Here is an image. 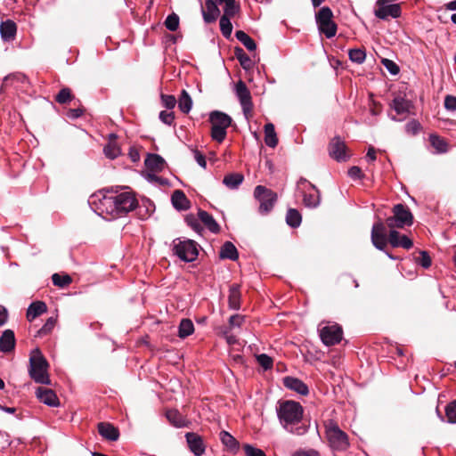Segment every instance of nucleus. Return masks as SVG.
<instances>
[{
  "label": "nucleus",
  "instance_id": "8fccbe9b",
  "mask_svg": "<svg viewBox=\"0 0 456 456\" xmlns=\"http://www.w3.org/2000/svg\"><path fill=\"white\" fill-rule=\"evenodd\" d=\"M226 134H227L226 129L212 126L211 137L214 141L222 142L225 139Z\"/></svg>",
  "mask_w": 456,
  "mask_h": 456
},
{
  "label": "nucleus",
  "instance_id": "09e8293b",
  "mask_svg": "<svg viewBox=\"0 0 456 456\" xmlns=\"http://www.w3.org/2000/svg\"><path fill=\"white\" fill-rule=\"evenodd\" d=\"M166 28L170 31H175L179 27V17L175 13L169 14L165 20Z\"/></svg>",
  "mask_w": 456,
  "mask_h": 456
},
{
  "label": "nucleus",
  "instance_id": "603ef678",
  "mask_svg": "<svg viewBox=\"0 0 456 456\" xmlns=\"http://www.w3.org/2000/svg\"><path fill=\"white\" fill-rule=\"evenodd\" d=\"M421 129V126L419 122H418L415 119H412L409 121L405 126V131L409 134L415 135L417 134Z\"/></svg>",
  "mask_w": 456,
  "mask_h": 456
},
{
  "label": "nucleus",
  "instance_id": "1a4fd4ad",
  "mask_svg": "<svg viewBox=\"0 0 456 456\" xmlns=\"http://www.w3.org/2000/svg\"><path fill=\"white\" fill-rule=\"evenodd\" d=\"M402 10L399 4H390L385 0H377L374 6V15L383 20L388 18H399L401 16Z\"/></svg>",
  "mask_w": 456,
  "mask_h": 456
},
{
  "label": "nucleus",
  "instance_id": "37998d69",
  "mask_svg": "<svg viewBox=\"0 0 456 456\" xmlns=\"http://www.w3.org/2000/svg\"><path fill=\"white\" fill-rule=\"evenodd\" d=\"M220 30L225 38H229L232 32L231 17L222 16L219 20Z\"/></svg>",
  "mask_w": 456,
  "mask_h": 456
},
{
  "label": "nucleus",
  "instance_id": "39448f33",
  "mask_svg": "<svg viewBox=\"0 0 456 456\" xmlns=\"http://www.w3.org/2000/svg\"><path fill=\"white\" fill-rule=\"evenodd\" d=\"M172 250L182 261L188 263L196 260L199 255L197 243L184 238L175 239L172 243Z\"/></svg>",
  "mask_w": 456,
  "mask_h": 456
},
{
  "label": "nucleus",
  "instance_id": "72a5a7b5",
  "mask_svg": "<svg viewBox=\"0 0 456 456\" xmlns=\"http://www.w3.org/2000/svg\"><path fill=\"white\" fill-rule=\"evenodd\" d=\"M265 142L270 148H275L278 144L277 134L272 123L265 125Z\"/></svg>",
  "mask_w": 456,
  "mask_h": 456
},
{
  "label": "nucleus",
  "instance_id": "423d86ee",
  "mask_svg": "<svg viewBox=\"0 0 456 456\" xmlns=\"http://www.w3.org/2000/svg\"><path fill=\"white\" fill-rule=\"evenodd\" d=\"M315 20L320 33L324 34L327 38L336 36L338 27L333 20V12L330 7H322L315 14Z\"/></svg>",
  "mask_w": 456,
  "mask_h": 456
},
{
  "label": "nucleus",
  "instance_id": "ddd939ff",
  "mask_svg": "<svg viewBox=\"0 0 456 456\" xmlns=\"http://www.w3.org/2000/svg\"><path fill=\"white\" fill-rule=\"evenodd\" d=\"M386 226H387V224H385L380 220L372 225L371 242L379 250H384L387 243L388 236Z\"/></svg>",
  "mask_w": 456,
  "mask_h": 456
},
{
  "label": "nucleus",
  "instance_id": "f704fd0d",
  "mask_svg": "<svg viewBox=\"0 0 456 456\" xmlns=\"http://www.w3.org/2000/svg\"><path fill=\"white\" fill-rule=\"evenodd\" d=\"M244 176L240 173L228 174L224 177L223 183L229 189H237L243 182Z\"/></svg>",
  "mask_w": 456,
  "mask_h": 456
},
{
  "label": "nucleus",
  "instance_id": "9d476101",
  "mask_svg": "<svg viewBox=\"0 0 456 456\" xmlns=\"http://www.w3.org/2000/svg\"><path fill=\"white\" fill-rule=\"evenodd\" d=\"M115 203L118 210V217L125 216L128 212L134 210L138 205L132 191H122L114 195Z\"/></svg>",
  "mask_w": 456,
  "mask_h": 456
},
{
  "label": "nucleus",
  "instance_id": "4d7b16f0",
  "mask_svg": "<svg viewBox=\"0 0 456 456\" xmlns=\"http://www.w3.org/2000/svg\"><path fill=\"white\" fill-rule=\"evenodd\" d=\"M162 104L168 110L175 108L177 101L175 96L169 94H161Z\"/></svg>",
  "mask_w": 456,
  "mask_h": 456
},
{
  "label": "nucleus",
  "instance_id": "13d9d810",
  "mask_svg": "<svg viewBox=\"0 0 456 456\" xmlns=\"http://www.w3.org/2000/svg\"><path fill=\"white\" fill-rule=\"evenodd\" d=\"M412 245H413L412 240L410 238H408L406 235H402L400 237L399 243L395 242V240H394V243H393L394 248L401 247L405 249H410L412 247Z\"/></svg>",
  "mask_w": 456,
  "mask_h": 456
},
{
  "label": "nucleus",
  "instance_id": "79ce46f5",
  "mask_svg": "<svg viewBox=\"0 0 456 456\" xmlns=\"http://www.w3.org/2000/svg\"><path fill=\"white\" fill-rule=\"evenodd\" d=\"M235 55L237 57V59L239 60L240 65L243 67V69H249L252 67V65H253L252 60L244 52V50L242 48L237 47L235 50Z\"/></svg>",
  "mask_w": 456,
  "mask_h": 456
},
{
  "label": "nucleus",
  "instance_id": "a878e982",
  "mask_svg": "<svg viewBox=\"0 0 456 456\" xmlns=\"http://www.w3.org/2000/svg\"><path fill=\"white\" fill-rule=\"evenodd\" d=\"M47 311V306L45 302L36 301L29 305L27 310V319L32 322L44 313Z\"/></svg>",
  "mask_w": 456,
  "mask_h": 456
},
{
  "label": "nucleus",
  "instance_id": "6e6d98bb",
  "mask_svg": "<svg viewBox=\"0 0 456 456\" xmlns=\"http://www.w3.org/2000/svg\"><path fill=\"white\" fill-rule=\"evenodd\" d=\"M243 449L245 456H265L264 451L257 449L250 444H244Z\"/></svg>",
  "mask_w": 456,
  "mask_h": 456
},
{
  "label": "nucleus",
  "instance_id": "f8f14e48",
  "mask_svg": "<svg viewBox=\"0 0 456 456\" xmlns=\"http://www.w3.org/2000/svg\"><path fill=\"white\" fill-rule=\"evenodd\" d=\"M342 336V328L338 324L326 325L320 330L321 339L328 346L338 344Z\"/></svg>",
  "mask_w": 456,
  "mask_h": 456
},
{
  "label": "nucleus",
  "instance_id": "dca6fc26",
  "mask_svg": "<svg viewBox=\"0 0 456 456\" xmlns=\"http://www.w3.org/2000/svg\"><path fill=\"white\" fill-rule=\"evenodd\" d=\"M215 0H206L205 6L201 8L203 20L206 23L214 22L220 14V10Z\"/></svg>",
  "mask_w": 456,
  "mask_h": 456
},
{
  "label": "nucleus",
  "instance_id": "e433bc0d",
  "mask_svg": "<svg viewBox=\"0 0 456 456\" xmlns=\"http://www.w3.org/2000/svg\"><path fill=\"white\" fill-rule=\"evenodd\" d=\"M192 107V100L187 91L183 90L178 100V108L183 113H189Z\"/></svg>",
  "mask_w": 456,
  "mask_h": 456
},
{
  "label": "nucleus",
  "instance_id": "5701e85b",
  "mask_svg": "<svg viewBox=\"0 0 456 456\" xmlns=\"http://www.w3.org/2000/svg\"><path fill=\"white\" fill-rule=\"evenodd\" d=\"M98 432L105 439L116 441L118 438V430L111 424L101 422L98 424Z\"/></svg>",
  "mask_w": 456,
  "mask_h": 456
},
{
  "label": "nucleus",
  "instance_id": "c9c22d12",
  "mask_svg": "<svg viewBox=\"0 0 456 456\" xmlns=\"http://www.w3.org/2000/svg\"><path fill=\"white\" fill-rule=\"evenodd\" d=\"M310 186L314 191L304 194V204L308 208H316L320 204L319 191L314 185L310 184Z\"/></svg>",
  "mask_w": 456,
  "mask_h": 456
},
{
  "label": "nucleus",
  "instance_id": "de8ad7c7",
  "mask_svg": "<svg viewBox=\"0 0 456 456\" xmlns=\"http://www.w3.org/2000/svg\"><path fill=\"white\" fill-rule=\"evenodd\" d=\"M72 98H73V95L71 94L70 89L65 87V88H62L58 93V94L55 97V100L57 102H59L61 104H64V103L70 102L72 100Z\"/></svg>",
  "mask_w": 456,
  "mask_h": 456
},
{
  "label": "nucleus",
  "instance_id": "cd10ccee",
  "mask_svg": "<svg viewBox=\"0 0 456 456\" xmlns=\"http://www.w3.org/2000/svg\"><path fill=\"white\" fill-rule=\"evenodd\" d=\"M199 219L206 225V227L214 233H217L220 231V226L214 219V217L207 211L200 210L198 213Z\"/></svg>",
  "mask_w": 456,
  "mask_h": 456
},
{
  "label": "nucleus",
  "instance_id": "e2e57ef3",
  "mask_svg": "<svg viewBox=\"0 0 456 456\" xmlns=\"http://www.w3.org/2000/svg\"><path fill=\"white\" fill-rule=\"evenodd\" d=\"M382 63L392 75H396L399 72V67L393 61L385 59Z\"/></svg>",
  "mask_w": 456,
  "mask_h": 456
},
{
  "label": "nucleus",
  "instance_id": "a19ab883",
  "mask_svg": "<svg viewBox=\"0 0 456 456\" xmlns=\"http://www.w3.org/2000/svg\"><path fill=\"white\" fill-rule=\"evenodd\" d=\"M236 38L248 50L255 51L256 45L255 41L244 31L238 30L235 33Z\"/></svg>",
  "mask_w": 456,
  "mask_h": 456
},
{
  "label": "nucleus",
  "instance_id": "ea45409f",
  "mask_svg": "<svg viewBox=\"0 0 456 456\" xmlns=\"http://www.w3.org/2000/svg\"><path fill=\"white\" fill-rule=\"evenodd\" d=\"M194 331V325L190 319H183L179 324L178 336L184 338Z\"/></svg>",
  "mask_w": 456,
  "mask_h": 456
},
{
  "label": "nucleus",
  "instance_id": "f3484780",
  "mask_svg": "<svg viewBox=\"0 0 456 456\" xmlns=\"http://www.w3.org/2000/svg\"><path fill=\"white\" fill-rule=\"evenodd\" d=\"M283 385L288 389L297 392L301 395H306L309 392L308 387L299 379L294 377H285Z\"/></svg>",
  "mask_w": 456,
  "mask_h": 456
},
{
  "label": "nucleus",
  "instance_id": "58836bf2",
  "mask_svg": "<svg viewBox=\"0 0 456 456\" xmlns=\"http://www.w3.org/2000/svg\"><path fill=\"white\" fill-rule=\"evenodd\" d=\"M286 222L292 228H297L302 222L301 214L295 208H289L286 215Z\"/></svg>",
  "mask_w": 456,
  "mask_h": 456
},
{
  "label": "nucleus",
  "instance_id": "7ed1b4c3",
  "mask_svg": "<svg viewBox=\"0 0 456 456\" xmlns=\"http://www.w3.org/2000/svg\"><path fill=\"white\" fill-rule=\"evenodd\" d=\"M114 194L96 193L90 197L89 204L98 215L107 218H118V210L115 203Z\"/></svg>",
  "mask_w": 456,
  "mask_h": 456
},
{
  "label": "nucleus",
  "instance_id": "6ab92c4d",
  "mask_svg": "<svg viewBox=\"0 0 456 456\" xmlns=\"http://www.w3.org/2000/svg\"><path fill=\"white\" fill-rule=\"evenodd\" d=\"M209 121L213 126L226 129L231 126L232 118L227 114L215 110L209 115Z\"/></svg>",
  "mask_w": 456,
  "mask_h": 456
},
{
  "label": "nucleus",
  "instance_id": "4468645a",
  "mask_svg": "<svg viewBox=\"0 0 456 456\" xmlns=\"http://www.w3.org/2000/svg\"><path fill=\"white\" fill-rule=\"evenodd\" d=\"M346 151L347 148L345 142L339 137H334L329 144V154L338 162H344L348 159L349 156Z\"/></svg>",
  "mask_w": 456,
  "mask_h": 456
},
{
  "label": "nucleus",
  "instance_id": "bb28decb",
  "mask_svg": "<svg viewBox=\"0 0 456 456\" xmlns=\"http://www.w3.org/2000/svg\"><path fill=\"white\" fill-rule=\"evenodd\" d=\"M117 135L110 134V142L104 146L103 152L105 156L110 159L118 158L121 154V151L118 143L115 142Z\"/></svg>",
  "mask_w": 456,
  "mask_h": 456
},
{
  "label": "nucleus",
  "instance_id": "5fc2aeb1",
  "mask_svg": "<svg viewBox=\"0 0 456 456\" xmlns=\"http://www.w3.org/2000/svg\"><path fill=\"white\" fill-rule=\"evenodd\" d=\"M258 363L265 369L268 370L273 367V359L265 354H261L256 357Z\"/></svg>",
  "mask_w": 456,
  "mask_h": 456
},
{
  "label": "nucleus",
  "instance_id": "4be33fe9",
  "mask_svg": "<svg viewBox=\"0 0 456 456\" xmlns=\"http://www.w3.org/2000/svg\"><path fill=\"white\" fill-rule=\"evenodd\" d=\"M17 31L15 22L11 20L1 22L0 34L4 41L9 42L14 39Z\"/></svg>",
  "mask_w": 456,
  "mask_h": 456
},
{
  "label": "nucleus",
  "instance_id": "7c9ffc66",
  "mask_svg": "<svg viewBox=\"0 0 456 456\" xmlns=\"http://www.w3.org/2000/svg\"><path fill=\"white\" fill-rule=\"evenodd\" d=\"M219 256L222 259L236 260L239 257L236 247L230 241L224 242L222 246Z\"/></svg>",
  "mask_w": 456,
  "mask_h": 456
},
{
  "label": "nucleus",
  "instance_id": "412c9836",
  "mask_svg": "<svg viewBox=\"0 0 456 456\" xmlns=\"http://www.w3.org/2000/svg\"><path fill=\"white\" fill-rule=\"evenodd\" d=\"M15 336L12 330H5L0 337V351L3 353H10L15 346Z\"/></svg>",
  "mask_w": 456,
  "mask_h": 456
},
{
  "label": "nucleus",
  "instance_id": "f257e3e1",
  "mask_svg": "<svg viewBox=\"0 0 456 456\" xmlns=\"http://www.w3.org/2000/svg\"><path fill=\"white\" fill-rule=\"evenodd\" d=\"M277 417L281 427L288 432L302 436L307 427L303 423V406L295 401H279L276 406Z\"/></svg>",
  "mask_w": 456,
  "mask_h": 456
},
{
  "label": "nucleus",
  "instance_id": "2f4dec72",
  "mask_svg": "<svg viewBox=\"0 0 456 456\" xmlns=\"http://www.w3.org/2000/svg\"><path fill=\"white\" fill-rule=\"evenodd\" d=\"M166 417L176 428H183L187 425V419L177 410H167Z\"/></svg>",
  "mask_w": 456,
  "mask_h": 456
},
{
  "label": "nucleus",
  "instance_id": "bf43d9fd",
  "mask_svg": "<svg viewBox=\"0 0 456 456\" xmlns=\"http://www.w3.org/2000/svg\"><path fill=\"white\" fill-rule=\"evenodd\" d=\"M417 262L424 268H428L431 265V258L426 251H421Z\"/></svg>",
  "mask_w": 456,
  "mask_h": 456
},
{
  "label": "nucleus",
  "instance_id": "393cba45",
  "mask_svg": "<svg viewBox=\"0 0 456 456\" xmlns=\"http://www.w3.org/2000/svg\"><path fill=\"white\" fill-rule=\"evenodd\" d=\"M220 440L230 453L236 454L239 452V442L228 432L222 431Z\"/></svg>",
  "mask_w": 456,
  "mask_h": 456
},
{
  "label": "nucleus",
  "instance_id": "f03ea898",
  "mask_svg": "<svg viewBox=\"0 0 456 456\" xmlns=\"http://www.w3.org/2000/svg\"><path fill=\"white\" fill-rule=\"evenodd\" d=\"M49 364L38 349H36L29 359V376L39 384L50 385L51 380L48 375Z\"/></svg>",
  "mask_w": 456,
  "mask_h": 456
},
{
  "label": "nucleus",
  "instance_id": "3c124183",
  "mask_svg": "<svg viewBox=\"0 0 456 456\" xmlns=\"http://www.w3.org/2000/svg\"><path fill=\"white\" fill-rule=\"evenodd\" d=\"M445 415L449 423H456V400L446 406Z\"/></svg>",
  "mask_w": 456,
  "mask_h": 456
},
{
  "label": "nucleus",
  "instance_id": "a211bd4d",
  "mask_svg": "<svg viewBox=\"0 0 456 456\" xmlns=\"http://www.w3.org/2000/svg\"><path fill=\"white\" fill-rule=\"evenodd\" d=\"M186 440L191 452L195 456H200L205 452V446L202 438L195 433H187Z\"/></svg>",
  "mask_w": 456,
  "mask_h": 456
},
{
  "label": "nucleus",
  "instance_id": "2eb2a0df",
  "mask_svg": "<svg viewBox=\"0 0 456 456\" xmlns=\"http://www.w3.org/2000/svg\"><path fill=\"white\" fill-rule=\"evenodd\" d=\"M36 395L41 403L50 407H57L60 405L59 398L52 389L42 387H38L36 391Z\"/></svg>",
  "mask_w": 456,
  "mask_h": 456
},
{
  "label": "nucleus",
  "instance_id": "20e7f679",
  "mask_svg": "<svg viewBox=\"0 0 456 456\" xmlns=\"http://www.w3.org/2000/svg\"><path fill=\"white\" fill-rule=\"evenodd\" d=\"M324 426L330 446L335 451H345L349 445L347 435L331 419L325 421Z\"/></svg>",
  "mask_w": 456,
  "mask_h": 456
},
{
  "label": "nucleus",
  "instance_id": "c756f323",
  "mask_svg": "<svg viewBox=\"0 0 456 456\" xmlns=\"http://www.w3.org/2000/svg\"><path fill=\"white\" fill-rule=\"evenodd\" d=\"M228 303L231 309L238 310L240 307V286L233 284L230 287Z\"/></svg>",
  "mask_w": 456,
  "mask_h": 456
},
{
  "label": "nucleus",
  "instance_id": "0e129e2a",
  "mask_svg": "<svg viewBox=\"0 0 456 456\" xmlns=\"http://www.w3.org/2000/svg\"><path fill=\"white\" fill-rule=\"evenodd\" d=\"M245 321V317L240 314H234L230 317L229 323L232 328L240 327Z\"/></svg>",
  "mask_w": 456,
  "mask_h": 456
},
{
  "label": "nucleus",
  "instance_id": "6e6552de",
  "mask_svg": "<svg viewBox=\"0 0 456 456\" xmlns=\"http://www.w3.org/2000/svg\"><path fill=\"white\" fill-rule=\"evenodd\" d=\"M254 196L259 202V212L261 214L269 213L277 200V194L263 185H257L255 188Z\"/></svg>",
  "mask_w": 456,
  "mask_h": 456
},
{
  "label": "nucleus",
  "instance_id": "aec40b11",
  "mask_svg": "<svg viewBox=\"0 0 456 456\" xmlns=\"http://www.w3.org/2000/svg\"><path fill=\"white\" fill-rule=\"evenodd\" d=\"M390 107L395 110L397 115L405 118L410 112L411 102L402 96H397L394 98Z\"/></svg>",
  "mask_w": 456,
  "mask_h": 456
},
{
  "label": "nucleus",
  "instance_id": "0eeeda50",
  "mask_svg": "<svg viewBox=\"0 0 456 456\" xmlns=\"http://www.w3.org/2000/svg\"><path fill=\"white\" fill-rule=\"evenodd\" d=\"M413 216L409 208L403 204H396L393 208V216L387 218L386 224L389 229L403 228L412 224Z\"/></svg>",
  "mask_w": 456,
  "mask_h": 456
},
{
  "label": "nucleus",
  "instance_id": "338daca9",
  "mask_svg": "<svg viewBox=\"0 0 456 456\" xmlns=\"http://www.w3.org/2000/svg\"><path fill=\"white\" fill-rule=\"evenodd\" d=\"M192 152H193V156H194V159H195L196 162L201 167L205 168L206 166H207L205 156L200 151H199L198 150H193Z\"/></svg>",
  "mask_w": 456,
  "mask_h": 456
},
{
  "label": "nucleus",
  "instance_id": "052dcab7",
  "mask_svg": "<svg viewBox=\"0 0 456 456\" xmlns=\"http://www.w3.org/2000/svg\"><path fill=\"white\" fill-rule=\"evenodd\" d=\"M159 119L166 125H172L175 120V115L172 111L163 110L159 113Z\"/></svg>",
  "mask_w": 456,
  "mask_h": 456
},
{
  "label": "nucleus",
  "instance_id": "c85d7f7f",
  "mask_svg": "<svg viewBox=\"0 0 456 456\" xmlns=\"http://www.w3.org/2000/svg\"><path fill=\"white\" fill-rule=\"evenodd\" d=\"M145 166L151 171H161L165 167V160L157 154H150L145 159Z\"/></svg>",
  "mask_w": 456,
  "mask_h": 456
},
{
  "label": "nucleus",
  "instance_id": "680f3d73",
  "mask_svg": "<svg viewBox=\"0 0 456 456\" xmlns=\"http://www.w3.org/2000/svg\"><path fill=\"white\" fill-rule=\"evenodd\" d=\"M444 108L450 111L456 110V96L446 95L444 98Z\"/></svg>",
  "mask_w": 456,
  "mask_h": 456
},
{
  "label": "nucleus",
  "instance_id": "49530a36",
  "mask_svg": "<svg viewBox=\"0 0 456 456\" xmlns=\"http://www.w3.org/2000/svg\"><path fill=\"white\" fill-rule=\"evenodd\" d=\"M52 281H53V285L60 287V288H64V287L69 285L72 281L69 275H68V274L60 275L58 273L53 274Z\"/></svg>",
  "mask_w": 456,
  "mask_h": 456
},
{
  "label": "nucleus",
  "instance_id": "774afa93",
  "mask_svg": "<svg viewBox=\"0 0 456 456\" xmlns=\"http://www.w3.org/2000/svg\"><path fill=\"white\" fill-rule=\"evenodd\" d=\"M84 110L80 108H76V109H69L68 111H67V117L69 118H71V119H76L79 117L82 116Z\"/></svg>",
  "mask_w": 456,
  "mask_h": 456
},
{
  "label": "nucleus",
  "instance_id": "473e14b6",
  "mask_svg": "<svg viewBox=\"0 0 456 456\" xmlns=\"http://www.w3.org/2000/svg\"><path fill=\"white\" fill-rule=\"evenodd\" d=\"M27 82H28L27 77L20 72L12 73L10 75H7L4 78V85L5 86L18 87L20 84L24 85Z\"/></svg>",
  "mask_w": 456,
  "mask_h": 456
},
{
  "label": "nucleus",
  "instance_id": "9b49d317",
  "mask_svg": "<svg viewBox=\"0 0 456 456\" xmlns=\"http://www.w3.org/2000/svg\"><path fill=\"white\" fill-rule=\"evenodd\" d=\"M235 93L242 108L243 114L247 119L250 118L253 110L251 94L246 84L240 80L235 86Z\"/></svg>",
  "mask_w": 456,
  "mask_h": 456
},
{
  "label": "nucleus",
  "instance_id": "4c0bfd02",
  "mask_svg": "<svg viewBox=\"0 0 456 456\" xmlns=\"http://www.w3.org/2000/svg\"><path fill=\"white\" fill-rule=\"evenodd\" d=\"M429 141L436 153H445L448 151V143L442 137L436 134H431L429 136Z\"/></svg>",
  "mask_w": 456,
  "mask_h": 456
},
{
  "label": "nucleus",
  "instance_id": "69168bd1",
  "mask_svg": "<svg viewBox=\"0 0 456 456\" xmlns=\"http://www.w3.org/2000/svg\"><path fill=\"white\" fill-rule=\"evenodd\" d=\"M348 175L352 179H361L363 177V174L359 167L354 166L349 168L348 170Z\"/></svg>",
  "mask_w": 456,
  "mask_h": 456
},
{
  "label": "nucleus",
  "instance_id": "864d4df0",
  "mask_svg": "<svg viewBox=\"0 0 456 456\" xmlns=\"http://www.w3.org/2000/svg\"><path fill=\"white\" fill-rule=\"evenodd\" d=\"M56 323V320L53 317H50L47 319L45 323L43 325V327L39 330L38 333L41 336L47 335L52 331L54 325Z\"/></svg>",
  "mask_w": 456,
  "mask_h": 456
},
{
  "label": "nucleus",
  "instance_id": "a18cd8bd",
  "mask_svg": "<svg viewBox=\"0 0 456 456\" xmlns=\"http://www.w3.org/2000/svg\"><path fill=\"white\" fill-rule=\"evenodd\" d=\"M348 55H349L350 61H352L353 62H355L357 64H362L365 61V58H366L365 51L362 49H360V48H354V49L349 50Z\"/></svg>",
  "mask_w": 456,
  "mask_h": 456
},
{
  "label": "nucleus",
  "instance_id": "c03bdc74",
  "mask_svg": "<svg viewBox=\"0 0 456 456\" xmlns=\"http://www.w3.org/2000/svg\"><path fill=\"white\" fill-rule=\"evenodd\" d=\"M223 4H224L223 16L232 18L240 11V5L236 4L235 0H226Z\"/></svg>",
  "mask_w": 456,
  "mask_h": 456
},
{
  "label": "nucleus",
  "instance_id": "b1692460",
  "mask_svg": "<svg viewBox=\"0 0 456 456\" xmlns=\"http://www.w3.org/2000/svg\"><path fill=\"white\" fill-rule=\"evenodd\" d=\"M171 201L177 210H187L190 208V201L183 191L175 190L172 194Z\"/></svg>",
  "mask_w": 456,
  "mask_h": 456
}]
</instances>
